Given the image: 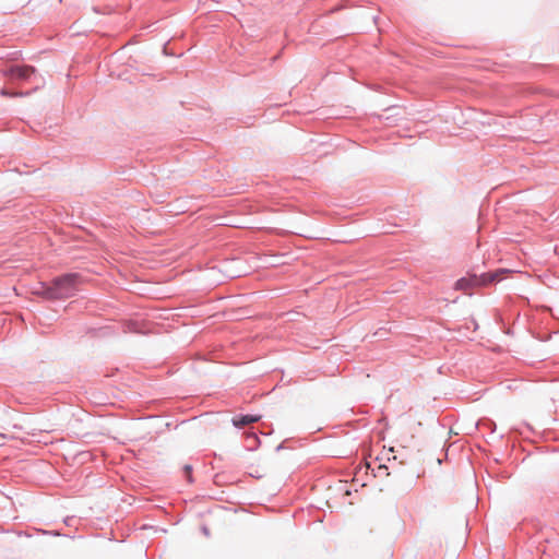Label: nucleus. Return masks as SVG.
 <instances>
[{"label": "nucleus", "mask_w": 559, "mask_h": 559, "mask_svg": "<svg viewBox=\"0 0 559 559\" xmlns=\"http://www.w3.org/2000/svg\"><path fill=\"white\" fill-rule=\"evenodd\" d=\"M82 283L79 273H66L56 276L50 283H41V296L49 300H61L73 297Z\"/></svg>", "instance_id": "nucleus-1"}, {"label": "nucleus", "mask_w": 559, "mask_h": 559, "mask_svg": "<svg viewBox=\"0 0 559 559\" xmlns=\"http://www.w3.org/2000/svg\"><path fill=\"white\" fill-rule=\"evenodd\" d=\"M507 270H498L495 272H485L481 274H469L468 276L461 277L455 283L456 289H467L471 287L477 286H487L491 283L498 282L501 280V275L507 273Z\"/></svg>", "instance_id": "nucleus-2"}, {"label": "nucleus", "mask_w": 559, "mask_h": 559, "mask_svg": "<svg viewBox=\"0 0 559 559\" xmlns=\"http://www.w3.org/2000/svg\"><path fill=\"white\" fill-rule=\"evenodd\" d=\"M396 459L397 456H365V466L374 477L383 478L390 475V468L395 469Z\"/></svg>", "instance_id": "nucleus-3"}, {"label": "nucleus", "mask_w": 559, "mask_h": 559, "mask_svg": "<svg viewBox=\"0 0 559 559\" xmlns=\"http://www.w3.org/2000/svg\"><path fill=\"white\" fill-rule=\"evenodd\" d=\"M12 81L33 82L36 80V69L32 66H12L5 72Z\"/></svg>", "instance_id": "nucleus-4"}, {"label": "nucleus", "mask_w": 559, "mask_h": 559, "mask_svg": "<svg viewBox=\"0 0 559 559\" xmlns=\"http://www.w3.org/2000/svg\"><path fill=\"white\" fill-rule=\"evenodd\" d=\"M260 418H261L260 415L239 414V415L234 416L231 421L236 428H243L248 425L257 423L258 420H260Z\"/></svg>", "instance_id": "nucleus-5"}, {"label": "nucleus", "mask_w": 559, "mask_h": 559, "mask_svg": "<svg viewBox=\"0 0 559 559\" xmlns=\"http://www.w3.org/2000/svg\"><path fill=\"white\" fill-rule=\"evenodd\" d=\"M472 452V449L466 445L462 440H457L452 442L445 448L444 454H468Z\"/></svg>", "instance_id": "nucleus-6"}, {"label": "nucleus", "mask_w": 559, "mask_h": 559, "mask_svg": "<svg viewBox=\"0 0 559 559\" xmlns=\"http://www.w3.org/2000/svg\"><path fill=\"white\" fill-rule=\"evenodd\" d=\"M302 447V443L300 440H294V439H287L281 442L275 447V451H282V450H297Z\"/></svg>", "instance_id": "nucleus-7"}, {"label": "nucleus", "mask_w": 559, "mask_h": 559, "mask_svg": "<svg viewBox=\"0 0 559 559\" xmlns=\"http://www.w3.org/2000/svg\"><path fill=\"white\" fill-rule=\"evenodd\" d=\"M258 444H260V440L255 433H249L246 436L245 448L248 451H254Z\"/></svg>", "instance_id": "nucleus-8"}, {"label": "nucleus", "mask_w": 559, "mask_h": 559, "mask_svg": "<svg viewBox=\"0 0 559 559\" xmlns=\"http://www.w3.org/2000/svg\"><path fill=\"white\" fill-rule=\"evenodd\" d=\"M0 94L2 96H7V97H19V96H25V95H28L29 93L26 92V93H23V92H10L9 90L7 88H1L0 90Z\"/></svg>", "instance_id": "nucleus-9"}, {"label": "nucleus", "mask_w": 559, "mask_h": 559, "mask_svg": "<svg viewBox=\"0 0 559 559\" xmlns=\"http://www.w3.org/2000/svg\"><path fill=\"white\" fill-rule=\"evenodd\" d=\"M185 472L187 474V477H188V480L191 481V466L190 465H186L185 466Z\"/></svg>", "instance_id": "nucleus-10"}, {"label": "nucleus", "mask_w": 559, "mask_h": 559, "mask_svg": "<svg viewBox=\"0 0 559 559\" xmlns=\"http://www.w3.org/2000/svg\"><path fill=\"white\" fill-rule=\"evenodd\" d=\"M75 454H80V455L88 454V451L82 450V451L76 452Z\"/></svg>", "instance_id": "nucleus-11"}, {"label": "nucleus", "mask_w": 559, "mask_h": 559, "mask_svg": "<svg viewBox=\"0 0 559 559\" xmlns=\"http://www.w3.org/2000/svg\"><path fill=\"white\" fill-rule=\"evenodd\" d=\"M134 323L129 324V330L133 331Z\"/></svg>", "instance_id": "nucleus-12"}]
</instances>
